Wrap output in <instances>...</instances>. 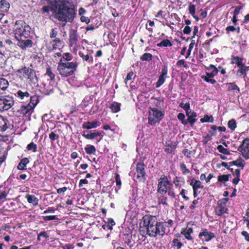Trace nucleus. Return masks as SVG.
<instances>
[{
    "label": "nucleus",
    "instance_id": "16",
    "mask_svg": "<svg viewBox=\"0 0 249 249\" xmlns=\"http://www.w3.org/2000/svg\"><path fill=\"white\" fill-rule=\"evenodd\" d=\"M102 132H98L94 131L93 132L89 131H84L83 136L86 139L89 140H93L98 136H100Z\"/></svg>",
    "mask_w": 249,
    "mask_h": 249
},
{
    "label": "nucleus",
    "instance_id": "28",
    "mask_svg": "<svg viewBox=\"0 0 249 249\" xmlns=\"http://www.w3.org/2000/svg\"><path fill=\"white\" fill-rule=\"evenodd\" d=\"M173 183L176 187L180 188L184 183V180L183 178L176 177L173 180Z\"/></svg>",
    "mask_w": 249,
    "mask_h": 249
},
{
    "label": "nucleus",
    "instance_id": "50",
    "mask_svg": "<svg viewBox=\"0 0 249 249\" xmlns=\"http://www.w3.org/2000/svg\"><path fill=\"white\" fill-rule=\"evenodd\" d=\"M152 55L149 53H144L142 56L141 59L144 61H150L152 59Z\"/></svg>",
    "mask_w": 249,
    "mask_h": 249
},
{
    "label": "nucleus",
    "instance_id": "11",
    "mask_svg": "<svg viewBox=\"0 0 249 249\" xmlns=\"http://www.w3.org/2000/svg\"><path fill=\"white\" fill-rule=\"evenodd\" d=\"M137 175L136 178L140 181H144L145 180V171L144 165L142 163H138L136 167Z\"/></svg>",
    "mask_w": 249,
    "mask_h": 249
},
{
    "label": "nucleus",
    "instance_id": "56",
    "mask_svg": "<svg viewBox=\"0 0 249 249\" xmlns=\"http://www.w3.org/2000/svg\"><path fill=\"white\" fill-rule=\"evenodd\" d=\"M44 88L46 90H45L44 92L46 95H49L53 91V89L52 86H49L46 88V85H45Z\"/></svg>",
    "mask_w": 249,
    "mask_h": 249
},
{
    "label": "nucleus",
    "instance_id": "6",
    "mask_svg": "<svg viewBox=\"0 0 249 249\" xmlns=\"http://www.w3.org/2000/svg\"><path fill=\"white\" fill-rule=\"evenodd\" d=\"M163 113L156 108L151 109L149 111L148 122L151 125L160 122L162 118Z\"/></svg>",
    "mask_w": 249,
    "mask_h": 249
},
{
    "label": "nucleus",
    "instance_id": "46",
    "mask_svg": "<svg viewBox=\"0 0 249 249\" xmlns=\"http://www.w3.org/2000/svg\"><path fill=\"white\" fill-rule=\"evenodd\" d=\"M45 76H48L51 81H53L54 79L55 75L52 72L51 69L49 68H47L46 70V72L45 74Z\"/></svg>",
    "mask_w": 249,
    "mask_h": 249
},
{
    "label": "nucleus",
    "instance_id": "38",
    "mask_svg": "<svg viewBox=\"0 0 249 249\" xmlns=\"http://www.w3.org/2000/svg\"><path fill=\"white\" fill-rule=\"evenodd\" d=\"M6 189L3 186H0V200L5 198L7 195Z\"/></svg>",
    "mask_w": 249,
    "mask_h": 249
},
{
    "label": "nucleus",
    "instance_id": "1",
    "mask_svg": "<svg viewBox=\"0 0 249 249\" xmlns=\"http://www.w3.org/2000/svg\"><path fill=\"white\" fill-rule=\"evenodd\" d=\"M58 12L56 14V18L58 20L65 22H71L74 15L73 8L70 6L68 1H62L60 2Z\"/></svg>",
    "mask_w": 249,
    "mask_h": 249
},
{
    "label": "nucleus",
    "instance_id": "31",
    "mask_svg": "<svg viewBox=\"0 0 249 249\" xmlns=\"http://www.w3.org/2000/svg\"><path fill=\"white\" fill-rule=\"evenodd\" d=\"M30 103L28 104L29 106H31L34 109L35 107L36 106L37 103H38V97L36 96H31L30 95Z\"/></svg>",
    "mask_w": 249,
    "mask_h": 249
},
{
    "label": "nucleus",
    "instance_id": "47",
    "mask_svg": "<svg viewBox=\"0 0 249 249\" xmlns=\"http://www.w3.org/2000/svg\"><path fill=\"white\" fill-rule=\"evenodd\" d=\"M217 150L219 151V152L225 154V155H229L230 152L228 151V150L224 148L222 145H219L217 146Z\"/></svg>",
    "mask_w": 249,
    "mask_h": 249
},
{
    "label": "nucleus",
    "instance_id": "5",
    "mask_svg": "<svg viewBox=\"0 0 249 249\" xmlns=\"http://www.w3.org/2000/svg\"><path fill=\"white\" fill-rule=\"evenodd\" d=\"M172 184L168 180L167 177L163 176L158 180V192L161 195L165 194Z\"/></svg>",
    "mask_w": 249,
    "mask_h": 249
},
{
    "label": "nucleus",
    "instance_id": "40",
    "mask_svg": "<svg viewBox=\"0 0 249 249\" xmlns=\"http://www.w3.org/2000/svg\"><path fill=\"white\" fill-rule=\"evenodd\" d=\"M228 127L231 130H234L236 127V123L235 119H232L228 123Z\"/></svg>",
    "mask_w": 249,
    "mask_h": 249
},
{
    "label": "nucleus",
    "instance_id": "59",
    "mask_svg": "<svg viewBox=\"0 0 249 249\" xmlns=\"http://www.w3.org/2000/svg\"><path fill=\"white\" fill-rule=\"evenodd\" d=\"M194 43L192 42L189 45V47L188 49L186 55L185 56L186 58H187L190 55L191 51H192V49L194 48Z\"/></svg>",
    "mask_w": 249,
    "mask_h": 249
},
{
    "label": "nucleus",
    "instance_id": "4",
    "mask_svg": "<svg viewBox=\"0 0 249 249\" xmlns=\"http://www.w3.org/2000/svg\"><path fill=\"white\" fill-rule=\"evenodd\" d=\"M16 74L21 79L31 80L35 76L34 71L32 69L24 67L16 71Z\"/></svg>",
    "mask_w": 249,
    "mask_h": 249
},
{
    "label": "nucleus",
    "instance_id": "63",
    "mask_svg": "<svg viewBox=\"0 0 249 249\" xmlns=\"http://www.w3.org/2000/svg\"><path fill=\"white\" fill-rule=\"evenodd\" d=\"M179 106H180V107L183 108L185 110L186 109H188L190 107V104L189 103H187L185 104V103H183L182 102L180 104Z\"/></svg>",
    "mask_w": 249,
    "mask_h": 249
},
{
    "label": "nucleus",
    "instance_id": "49",
    "mask_svg": "<svg viewBox=\"0 0 249 249\" xmlns=\"http://www.w3.org/2000/svg\"><path fill=\"white\" fill-rule=\"evenodd\" d=\"M27 148L28 150H33L34 152H35L37 150V145L34 142H31L27 145Z\"/></svg>",
    "mask_w": 249,
    "mask_h": 249
},
{
    "label": "nucleus",
    "instance_id": "64",
    "mask_svg": "<svg viewBox=\"0 0 249 249\" xmlns=\"http://www.w3.org/2000/svg\"><path fill=\"white\" fill-rule=\"evenodd\" d=\"M249 139H245L242 142V144L240 146H243L245 147H249Z\"/></svg>",
    "mask_w": 249,
    "mask_h": 249
},
{
    "label": "nucleus",
    "instance_id": "51",
    "mask_svg": "<svg viewBox=\"0 0 249 249\" xmlns=\"http://www.w3.org/2000/svg\"><path fill=\"white\" fill-rule=\"evenodd\" d=\"M201 78L202 79L205 80V81L210 83L212 84H214L216 83V81L214 79H212V78H209V77L205 76V75H202L201 76Z\"/></svg>",
    "mask_w": 249,
    "mask_h": 249
},
{
    "label": "nucleus",
    "instance_id": "60",
    "mask_svg": "<svg viewBox=\"0 0 249 249\" xmlns=\"http://www.w3.org/2000/svg\"><path fill=\"white\" fill-rule=\"evenodd\" d=\"M115 181L116 185L121 187L122 182L121 178H120V176L118 174H115Z\"/></svg>",
    "mask_w": 249,
    "mask_h": 249
},
{
    "label": "nucleus",
    "instance_id": "54",
    "mask_svg": "<svg viewBox=\"0 0 249 249\" xmlns=\"http://www.w3.org/2000/svg\"><path fill=\"white\" fill-rule=\"evenodd\" d=\"M173 243V246L176 247L177 249H180L182 245V243L178 239H174Z\"/></svg>",
    "mask_w": 249,
    "mask_h": 249
},
{
    "label": "nucleus",
    "instance_id": "17",
    "mask_svg": "<svg viewBox=\"0 0 249 249\" xmlns=\"http://www.w3.org/2000/svg\"><path fill=\"white\" fill-rule=\"evenodd\" d=\"M9 126V123L8 120L5 119L3 116L0 115V129L2 131L7 130Z\"/></svg>",
    "mask_w": 249,
    "mask_h": 249
},
{
    "label": "nucleus",
    "instance_id": "19",
    "mask_svg": "<svg viewBox=\"0 0 249 249\" xmlns=\"http://www.w3.org/2000/svg\"><path fill=\"white\" fill-rule=\"evenodd\" d=\"M249 71V66H241L237 71L236 75L241 77L246 75V71Z\"/></svg>",
    "mask_w": 249,
    "mask_h": 249
},
{
    "label": "nucleus",
    "instance_id": "13",
    "mask_svg": "<svg viewBox=\"0 0 249 249\" xmlns=\"http://www.w3.org/2000/svg\"><path fill=\"white\" fill-rule=\"evenodd\" d=\"M101 125L100 121L94 120L92 122H85L82 124V128L84 129H90L96 128Z\"/></svg>",
    "mask_w": 249,
    "mask_h": 249
},
{
    "label": "nucleus",
    "instance_id": "10",
    "mask_svg": "<svg viewBox=\"0 0 249 249\" xmlns=\"http://www.w3.org/2000/svg\"><path fill=\"white\" fill-rule=\"evenodd\" d=\"M144 226L146 228L147 230L153 226H157L159 222L155 216L145 215L143 217Z\"/></svg>",
    "mask_w": 249,
    "mask_h": 249
},
{
    "label": "nucleus",
    "instance_id": "42",
    "mask_svg": "<svg viewBox=\"0 0 249 249\" xmlns=\"http://www.w3.org/2000/svg\"><path fill=\"white\" fill-rule=\"evenodd\" d=\"M63 62H69V61H71L72 59V56L69 53H66L63 54L62 57L61 58L60 60H62Z\"/></svg>",
    "mask_w": 249,
    "mask_h": 249
},
{
    "label": "nucleus",
    "instance_id": "3",
    "mask_svg": "<svg viewBox=\"0 0 249 249\" xmlns=\"http://www.w3.org/2000/svg\"><path fill=\"white\" fill-rule=\"evenodd\" d=\"M30 27L22 20L17 21L14 26V33L16 39L28 38L30 32Z\"/></svg>",
    "mask_w": 249,
    "mask_h": 249
},
{
    "label": "nucleus",
    "instance_id": "12",
    "mask_svg": "<svg viewBox=\"0 0 249 249\" xmlns=\"http://www.w3.org/2000/svg\"><path fill=\"white\" fill-rule=\"evenodd\" d=\"M199 236L201 238L202 240L208 242L213 238L214 237V235L213 233L205 230L202 232L199 233Z\"/></svg>",
    "mask_w": 249,
    "mask_h": 249
},
{
    "label": "nucleus",
    "instance_id": "23",
    "mask_svg": "<svg viewBox=\"0 0 249 249\" xmlns=\"http://www.w3.org/2000/svg\"><path fill=\"white\" fill-rule=\"evenodd\" d=\"M238 151L241 152L243 156L245 159H249V147L239 146L238 148Z\"/></svg>",
    "mask_w": 249,
    "mask_h": 249
},
{
    "label": "nucleus",
    "instance_id": "8",
    "mask_svg": "<svg viewBox=\"0 0 249 249\" xmlns=\"http://www.w3.org/2000/svg\"><path fill=\"white\" fill-rule=\"evenodd\" d=\"M14 105V100L12 97L4 96L0 97V111L7 110Z\"/></svg>",
    "mask_w": 249,
    "mask_h": 249
},
{
    "label": "nucleus",
    "instance_id": "37",
    "mask_svg": "<svg viewBox=\"0 0 249 249\" xmlns=\"http://www.w3.org/2000/svg\"><path fill=\"white\" fill-rule=\"evenodd\" d=\"M157 46L159 47H171L172 46V44L169 40L164 39L158 43Z\"/></svg>",
    "mask_w": 249,
    "mask_h": 249
},
{
    "label": "nucleus",
    "instance_id": "58",
    "mask_svg": "<svg viewBox=\"0 0 249 249\" xmlns=\"http://www.w3.org/2000/svg\"><path fill=\"white\" fill-rule=\"evenodd\" d=\"M42 218L45 221H49L58 219L56 215L44 216Z\"/></svg>",
    "mask_w": 249,
    "mask_h": 249
},
{
    "label": "nucleus",
    "instance_id": "39",
    "mask_svg": "<svg viewBox=\"0 0 249 249\" xmlns=\"http://www.w3.org/2000/svg\"><path fill=\"white\" fill-rule=\"evenodd\" d=\"M196 113L193 112L191 113V115L188 117V123L189 122L191 125H193L196 122V120L195 119V117H196Z\"/></svg>",
    "mask_w": 249,
    "mask_h": 249
},
{
    "label": "nucleus",
    "instance_id": "22",
    "mask_svg": "<svg viewBox=\"0 0 249 249\" xmlns=\"http://www.w3.org/2000/svg\"><path fill=\"white\" fill-rule=\"evenodd\" d=\"M193 232V229L191 228L183 229L182 230L181 233L188 240H191L192 239L191 234Z\"/></svg>",
    "mask_w": 249,
    "mask_h": 249
},
{
    "label": "nucleus",
    "instance_id": "26",
    "mask_svg": "<svg viewBox=\"0 0 249 249\" xmlns=\"http://www.w3.org/2000/svg\"><path fill=\"white\" fill-rule=\"evenodd\" d=\"M9 83L4 78H0V92L4 91L8 87Z\"/></svg>",
    "mask_w": 249,
    "mask_h": 249
},
{
    "label": "nucleus",
    "instance_id": "18",
    "mask_svg": "<svg viewBox=\"0 0 249 249\" xmlns=\"http://www.w3.org/2000/svg\"><path fill=\"white\" fill-rule=\"evenodd\" d=\"M29 203L32 204L34 206H36L38 204V199L33 195L27 194L25 196Z\"/></svg>",
    "mask_w": 249,
    "mask_h": 249
},
{
    "label": "nucleus",
    "instance_id": "30",
    "mask_svg": "<svg viewBox=\"0 0 249 249\" xmlns=\"http://www.w3.org/2000/svg\"><path fill=\"white\" fill-rule=\"evenodd\" d=\"M230 164L231 165H236L237 167H240L243 168L245 164V162L243 160H242L241 158H239L237 160L231 162Z\"/></svg>",
    "mask_w": 249,
    "mask_h": 249
},
{
    "label": "nucleus",
    "instance_id": "20",
    "mask_svg": "<svg viewBox=\"0 0 249 249\" xmlns=\"http://www.w3.org/2000/svg\"><path fill=\"white\" fill-rule=\"evenodd\" d=\"M190 185L192 186L193 189L197 190L198 189L203 188V185L199 180H195L194 178L191 179Z\"/></svg>",
    "mask_w": 249,
    "mask_h": 249
},
{
    "label": "nucleus",
    "instance_id": "36",
    "mask_svg": "<svg viewBox=\"0 0 249 249\" xmlns=\"http://www.w3.org/2000/svg\"><path fill=\"white\" fill-rule=\"evenodd\" d=\"M49 138L53 143V141L59 139V135L57 133L56 131H51V133L49 134Z\"/></svg>",
    "mask_w": 249,
    "mask_h": 249
},
{
    "label": "nucleus",
    "instance_id": "45",
    "mask_svg": "<svg viewBox=\"0 0 249 249\" xmlns=\"http://www.w3.org/2000/svg\"><path fill=\"white\" fill-rule=\"evenodd\" d=\"M178 119L181 121V123L184 124L186 125L188 123V121L185 120V115L182 113H179L177 116Z\"/></svg>",
    "mask_w": 249,
    "mask_h": 249
},
{
    "label": "nucleus",
    "instance_id": "32",
    "mask_svg": "<svg viewBox=\"0 0 249 249\" xmlns=\"http://www.w3.org/2000/svg\"><path fill=\"white\" fill-rule=\"evenodd\" d=\"M29 160L28 158H25L22 159L18 166V168L19 170L25 169L27 164L29 163Z\"/></svg>",
    "mask_w": 249,
    "mask_h": 249
},
{
    "label": "nucleus",
    "instance_id": "35",
    "mask_svg": "<svg viewBox=\"0 0 249 249\" xmlns=\"http://www.w3.org/2000/svg\"><path fill=\"white\" fill-rule=\"evenodd\" d=\"M85 150L88 154H94L96 152L95 147L92 145H88Z\"/></svg>",
    "mask_w": 249,
    "mask_h": 249
},
{
    "label": "nucleus",
    "instance_id": "55",
    "mask_svg": "<svg viewBox=\"0 0 249 249\" xmlns=\"http://www.w3.org/2000/svg\"><path fill=\"white\" fill-rule=\"evenodd\" d=\"M229 179L228 175H223L221 176H219L218 177V180L220 182H224L227 181Z\"/></svg>",
    "mask_w": 249,
    "mask_h": 249
},
{
    "label": "nucleus",
    "instance_id": "27",
    "mask_svg": "<svg viewBox=\"0 0 249 249\" xmlns=\"http://www.w3.org/2000/svg\"><path fill=\"white\" fill-rule=\"evenodd\" d=\"M228 91L235 90L236 93H239L240 91L239 88L235 84V83H227Z\"/></svg>",
    "mask_w": 249,
    "mask_h": 249
},
{
    "label": "nucleus",
    "instance_id": "44",
    "mask_svg": "<svg viewBox=\"0 0 249 249\" xmlns=\"http://www.w3.org/2000/svg\"><path fill=\"white\" fill-rule=\"evenodd\" d=\"M52 45H53V49L55 50L57 49V48L59 46V44L61 43V40L58 38H55L53 41H52Z\"/></svg>",
    "mask_w": 249,
    "mask_h": 249
},
{
    "label": "nucleus",
    "instance_id": "57",
    "mask_svg": "<svg viewBox=\"0 0 249 249\" xmlns=\"http://www.w3.org/2000/svg\"><path fill=\"white\" fill-rule=\"evenodd\" d=\"M177 66L178 67H185V68H186L187 67V64H186V63L185 62V60L184 59H180V60H179L177 62Z\"/></svg>",
    "mask_w": 249,
    "mask_h": 249
},
{
    "label": "nucleus",
    "instance_id": "21",
    "mask_svg": "<svg viewBox=\"0 0 249 249\" xmlns=\"http://www.w3.org/2000/svg\"><path fill=\"white\" fill-rule=\"evenodd\" d=\"M33 108L31 106L29 105L26 106H22L20 109V112L23 115H25L28 113H31L32 112Z\"/></svg>",
    "mask_w": 249,
    "mask_h": 249
},
{
    "label": "nucleus",
    "instance_id": "9",
    "mask_svg": "<svg viewBox=\"0 0 249 249\" xmlns=\"http://www.w3.org/2000/svg\"><path fill=\"white\" fill-rule=\"evenodd\" d=\"M228 198H223L219 200L217 202V205L215 208V212L219 216L223 215L227 213V208L226 206Z\"/></svg>",
    "mask_w": 249,
    "mask_h": 249
},
{
    "label": "nucleus",
    "instance_id": "33",
    "mask_svg": "<svg viewBox=\"0 0 249 249\" xmlns=\"http://www.w3.org/2000/svg\"><path fill=\"white\" fill-rule=\"evenodd\" d=\"M121 104L117 102H114L110 104L109 108L113 113H116L120 110Z\"/></svg>",
    "mask_w": 249,
    "mask_h": 249
},
{
    "label": "nucleus",
    "instance_id": "25",
    "mask_svg": "<svg viewBox=\"0 0 249 249\" xmlns=\"http://www.w3.org/2000/svg\"><path fill=\"white\" fill-rule=\"evenodd\" d=\"M70 46H72L76 44L77 42V36L75 33H71L70 35Z\"/></svg>",
    "mask_w": 249,
    "mask_h": 249
},
{
    "label": "nucleus",
    "instance_id": "43",
    "mask_svg": "<svg viewBox=\"0 0 249 249\" xmlns=\"http://www.w3.org/2000/svg\"><path fill=\"white\" fill-rule=\"evenodd\" d=\"M213 118L212 116L205 115L203 118L200 119V121L202 123L204 122H210L213 123Z\"/></svg>",
    "mask_w": 249,
    "mask_h": 249
},
{
    "label": "nucleus",
    "instance_id": "14",
    "mask_svg": "<svg viewBox=\"0 0 249 249\" xmlns=\"http://www.w3.org/2000/svg\"><path fill=\"white\" fill-rule=\"evenodd\" d=\"M27 38H20V39H17L18 41V45L22 49H25L27 47H30L32 46V41L30 39H26Z\"/></svg>",
    "mask_w": 249,
    "mask_h": 249
},
{
    "label": "nucleus",
    "instance_id": "24",
    "mask_svg": "<svg viewBox=\"0 0 249 249\" xmlns=\"http://www.w3.org/2000/svg\"><path fill=\"white\" fill-rule=\"evenodd\" d=\"M188 10L189 13L192 15V16L196 19L197 21L199 20V18L196 15V6L192 4H190L188 6Z\"/></svg>",
    "mask_w": 249,
    "mask_h": 249
},
{
    "label": "nucleus",
    "instance_id": "52",
    "mask_svg": "<svg viewBox=\"0 0 249 249\" xmlns=\"http://www.w3.org/2000/svg\"><path fill=\"white\" fill-rule=\"evenodd\" d=\"M154 104L157 107H160L163 106V101L160 98H158L155 100Z\"/></svg>",
    "mask_w": 249,
    "mask_h": 249
},
{
    "label": "nucleus",
    "instance_id": "2",
    "mask_svg": "<svg viewBox=\"0 0 249 249\" xmlns=\"http://www.w3.org/2000/svg\"><path fill=\"white\" fill-rule=\"evenodd\" d=\"M78 64L76 61L71 62H63L60 60L58 63L57 70L63 77H67L73 75L77 68Z\"/></svg>",
    "mask_w": 249,
    "mask_h": 249
},
{
    "label": "nucleus",
    "instance_id": "62",
    "mask_svg": "<svg viewBox=\"0 0 249 249\" xmlns=\"http://www.w3.org/2000/svg\"><path fill=\"white\" fill-rule=\"evenodd\" d=\"M79 55L81 58H83V59L84 60L86 61L89 60V55L88 54H84V53L81 52H79Z\"/></svg>",
    "mask_w": 249,
    "mask_h": 249
},
{
    "label": "nucleus",
    "instance_id": "29",
    "mask_svg": "<svg viewBox=\"0 0 249 249\" xmlns=\"http://www.w3.org/2000/svg\"><path fill=\"white\" fill-rule=\"evenodd\" d=\"M10 7V4L6 0H0V9L2 11H7Z\"/></svg>",
    "mask_w": 249,
    "mask_h": 249
},
{
    "label": "nucleus",
    "instance_id": "15",
    "mask_svg": "<svg viewBox=\"0 0 249 249\" xmlns=\"http://www.w3.org/2000/svg\"><path fill=\"white\" fill-rule=\"evenodd\" d=\"M30 94L27 91H22L18 90L16 93L15 96L19 100L24 101L28 99L30 97Z\"/></svg>",
    "mask_w": 249,
    "mask_h": 249
},
{
    "label": "nucleus",
    "instance_id": "34",
    "mask_svg": "<svg viewBox=\"0 0 249 249\" xmlns=\"http://www.w3.org/2000/svg\"><path fill=\"white\" fill-rule=\"evenodd\" d=\"M231 63L237 64L238 67L244 65L242 63V59L238 56H235L232 58Z\"/></svg>",
    "mask_w": 249,
    "mask_h": 249
},
{
    "label": "nucleus",
    "instance_id": "53",
    "mask_svg": "<svg viewBox=\"0 0 249 249\" xmlns=\"http://www.w3.org/2000/svg\"><path fill=\"white\" fill-rule=\"evenodd\" d=\"M217 72H218V69H215L213 70L211 72H206V76L209 77V78H213L215 75H216Z\"/></svg>",
    "mask_w": 249,
    "mask_h": 249
},
{
    "label": "nucleus",
    "instance_id": "41",
    "mask_svg": "<svg viewBox=\"0 0 249 249\" xmlns=\"http://www.w3.org/2000/svg\"><path fill=\"white\" fill-rule=\"evenodd\" d=\"M165 79H166V77H164V76H163L161 75H160V76L159 77V79H158L157 82L156 83V87L157 88H158L160 87L164 83Z\"/></svg>",
    "mask_w": 249,
    "mask_h": 249
},
{
    "label": "nucleus",
    "instance_id": "48",
    "mask_svg": "<svg viewBox=\"0 0 249 249\" xmlns=\"http://www.w3.org/2000/svg\"><path fill=\"white\" fill-rule=\"evenodd\" d=\"M180 170L182 172V173L184 175L188 174L190 173L189 170L187 168L186 166L183 163L180 164Z\"/></svg>",
    "mask_w": 249,
    "mask_h": 249
},
{
    "label": "nucleus",
    "instance_id": "61",
    "mask_svg": "<svg viewBox=\"0 0 249 249\" xmlns=\"http://www.w3.org/2000/svg\"><path fill=\"white\" fill-rule=\"evenodd\" d=\"M168 193V195L169 196H171V197H175V194L174 193V190L173 189V186H172L171 187H170L169 189H168V191L167 192Z\"/></svg>",
    "mask_w": 249,
    "mask_h": 249
},
{
    "label": "nucleus",
    "instance_id": "7",
    "mask_svg": "<svg viewBox=\"0 0 249 249\" xmlns=\"http://www.w3.org/2000/svg\"><path fill=\"white\" fill-rule=\"evenodd\" d=\"M165 228L161 223H159L157 226H153L147 230V234L151 237H156L157 235L163 236L165 234Z\"/></svg>",
    "mask_w": 249,
    "mask_h": 249
}]
</instances>
